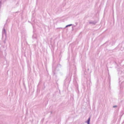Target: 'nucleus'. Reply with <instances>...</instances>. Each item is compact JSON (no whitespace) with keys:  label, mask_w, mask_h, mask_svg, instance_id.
I'll list each match as a JSON object with an SVG mask.
<instances>
[{"label":"nucleus","mask_w":124,"mask_h":124,"mask_svg":"<svg viewBox=\"0 0 124 124\" xmlns=\"http://www.w3.org/2000/svg\"><path fill=\"white\" fill-rule=\"evenodd\" d=\"M116 107V106H114V107Z\"/></svg>","instance_id":"2"},{"label":"nucleus","mask_w":124,"mask_h":124,"mask_svg":"<svg viewBox=\"0 0 124 124\" xmlns=\"http://www.w3.org/2000/svg\"><path fill=\"white\" fill-rule=\"evenodd\" d=\"M90 118H89L87 121V123H88V124H89V122H90Z\"/></svg>","instance_id":"1"}]
</instances>
